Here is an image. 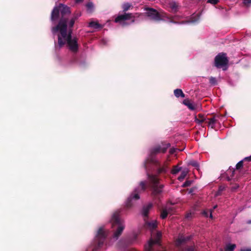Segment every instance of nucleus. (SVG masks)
<instances>
[{
	"label": "nucleus",
	"instance_id": "f257e3e1",
	"mask_svg": "<svg viewBox=\"0 0 251 251\" xmlns=\"http://www.w3.org/2000/svg\"><path fill=\"white\" fill-rule=\"evenodd\" d=\"M60 12L61 18L58 24L51 29L53 35L58 37V44L55 45V48L57 50L65 44H67L71 51L75 52L78 50V45L77 39L71 36V28L74 25L75 20L79 15L75 16L68 21L67 17L70 13V8L62 4H60L58 6H55L52 11L51 14L52 22L58 18Z\"/></svg>",
	"mask_w": 251,
	"mask_h": 251
},
{
	"label": "nucleus",
	"instance_id": "f03ea898",
	"mask_svg": "<svg viewBox=\"0 0 251 251\" xmlns=\"http://www.w3.org/2000/svg\"><path fill=\"white\" fill-rule=\"evenodd\" d=\"M110 223L113 231L111 240L115 241L118 240L122 234L125 228V225L124 221L120 219L118 212H115L112 214Z\"/></svg>",
	"mask_w": 251,
	"mask_h": 251
},
{
	"label": "nucleus",
	"instance_id": "7ed1b4c3",
	"mask_svg": "<svg viewBox=\"0 0 251 251\" xmlns=\"http://www.w3.org/2000/svg\"><path fill=\"white\" fill-rule=\"evenodd\" d=\"M146 14L151 19L156 21H168L170 23H175L173 21L174 20L179 18V16L177 15L170 16L167 13L163 12L159 13L153 8L147 9Z\"/></svg>",
	"mask_w": 251,
	"mask_h": 251
},
{
	"label": "nucleus",
	"instance_id": "20e7f679",
	"mask_svg": "<svg viewBox=\"0 0 251 251\" xmlns=\"http://www.w3.org/2000/svg\"><path fill=\"white\" fill-rule=\"evenodd\" d=\"M108 233V230L104 227L99 228L92 245L93 251H97L102 247Z\"/></svg>",
	"mask_w": 251,
	"mask_h": 251
},
{
	"label": "nucleus",
	"instance_id": "39448f33",
	"mask_svg": "<svg viewBox=\"0 0 251 251\" xmlns=\"http://www.w3.org/2000/svg\"><path fill=\"white\" fill-rule=\"evenodd\" d=\"M170 146L169 144H167V147H161L159 146H157L154 148H153L151 151V155L150 157L145 161L144 166L146 169H147V163L148 162H151L152 163H156V160L154 158L153 156L154 154L158 153H164L166 151L167 148Z\"/></svg>",
	"mask_w": 251,
	"mask_h": 251
},
{
	"label": "nucleus",
	"instance_id": "423d86ee",
	"mask_svg": "<svg viewBox=\"0 0 251 251\" xmlns=\"http://www.w3.org/2000/svg\"><path fill=\"white\" fill-rule=\"evenodd\" d=\"M228 59L225 53H219L215 58V66L218 68H222L224 70L227 69Z\"/></svg>",
	"mask_w": 251,
	"mask_h": 251
},
{
	"label": "nucleus",
	"instance_id": "0eeeda50",
	"mask_svg": "<svg viewBox=\"0 0 251 251\" xmlns=\"http://www.w3.org/2000/svg\"><path fill=\"white\" fill-rule=\"evenodd\" d=\"M116 23H118L123 26L126 25L133 23L134 18L131 14H125L119 15L115 20Z\"/></svg>",
	"mask_w": 251,
	"mask_h": 251
},
{
	"label": "nucleus",
	"instance_id": "6e6552de",
	"mask_svg": "<svg viewBox=\"0 0 251 251\" xmlns=\"http://www.w3.org/2000/svg\"><path fill=\"white\" fill-rule=\"evenodd\" d=\"M149 180L151 183L153 193L155 194L160 193L162 191L163 185H160L158 178L155 176L148 175Z\"/></svg>",
	"mask_w": 251,
	"mask_h": 251
},
{
	"label": "nucleus",
	"instance_id": "1a4fd4ad",
	"mask_svg": "<svg viewBox=\"0 0 251 251\" xmlns=\"http://www.w3.org/2000/svg\"><path fill=\"white\" fill-rule=\"evenodd\" d=\"M174 209V208L171 203H167L160 210V217L163 219L166 218L168 214L173 213Z\"/></svg>",
	"mask_w": 251,
	"mask_h": 251
},
{
	"label": "nucleus",
	"instance_id": "9d476101",
	"mask_svg": "<svg viewBox=\"0 0 251 251\" xmlns=\"http://www.w3.org/2000/svg\"><path fill=\"white\" fill-rule=\"evenodd\" d=\"M138 193V188L135 189L133 193L128 198L126 202V205L127 207H131L133 205L134 200L139 199L140 197Z\"/></svg>",
	"mask_w": 251,
	"mask_h": 251
},
{
	"label": "nucleus",
	"instance_id": "9b49d317",
	"mask_svg": "<svg viewBox=\"0 0 251 251\" xmlns=\"http://www.w3.org/2000/svg\"><path fill=\"white\" fill-rule=\"evenodd\" d=\"M190 239V237L189 236L185 237L182 235H179L176 241V245L177 248H179L181 244Z\"/></svg>",
	"mask_w": 251,
	"mask_h": 251
},
{
	"label": "nucleus",
	"instance_id": "f8f14e48",
	"mask_svg": "<svg viewBox=\"0 0 251 251\" xmlns=\"http://www.w3.org/2000/svg\"><path fill=\"white\" fill-rule=\"evenodd\" d=\"M152 207V204L151 203H149L147 205L144 206L142 210V214L145 217L147 216Z\"/></svg>",
	"mask_w": 251,
	"mask_h": 251
},
{
	"label": "nucleus",
	"instance_id": "ddd939ff",
	"mask_svg": "<svg viewBox=\"0 0 251 251\" xmlns=\"http://www.w3.org/2000/svg\"><path fill=\"white\" fill-rule=\"evenodd\" d=\"M168 170L167 163L164 162L163 164H159V168L158 170L159 173H165Z\"/></svg>",
	"mask_w": 251,
	"mask_h": 251
},
{
	"label": "nucleus",
	"instance_id": "4468645a",
	"mask_svg": "<svg viewBox=\"0 0 251 251\" xmlns=\"http://www.w3.org/2000/svg\"><path fill=\"white\" fill-rule=\"evenodd\" d=\"M184 104L186 105L190 109L194 110L196 109V105L189 100H184L183 101Z\"/></svg>",
	"mask_w": 251,
	"mask_h": 251
},
{
	"label": "nucleus",
	"instance_id": "2eb2a0df",
	"mask_svg": "<svg viewBox=\"0 0 251 251\" xmlns=\"http://www.w3.org/2000/svg\"><path fill=\"white\" fill-rule=\"evenodd\" d=\"M146 225L148 228L151 230H153L157 227V223L155 220H153L150 222H147Z\"/></svg>",
	"mask_w": 251,
	"mask_h": 251
},
{
	"label": "nucleus",
	"instance_id": "dca6fc26",
	"mask_svg": "<svg viewBox=\"0 0 251 251\" xmlns=\"http://www.w3.org/2000/svg\"><path fill=\"white\" fill-rule=\"evenodd\" d=\"M178 5L175 2L172 1L169 3V7L171 9L172 12L176 13L178 10Z\"/></svg>",
	"mask_w": 251,
	"mask_h": 251
},
{
	"label": "nucleus",
	"instance_id": "f3484780",
	"mask_svg": "<svg viewBox=\"0 0 251 251\" xmlns=\"http://www.w3.org/2000/svg\"><path fill=\"white\" fill-rule=\"evenodd\" d=\"M189 172V170L187 169L183 170L181 173L180 176L178 177V179L180 181H182L184 179L185 176H187Z\"/></svg>",
	"mask_w": 251,
	"mask_h": 251
},
{
	"label": "nucleus",
	"instance_id": "a211bd4d",
	"mask_svg": "<svg viewBox=\"0 0 251 251\" xmlns=\"http://www.w3.org/2000/svg\"><path fill=\"white\" fill-rule=\"evenodd\" d=\"M174 94L176 97L178 98L181 97L182 98L184 97V94H183L182 91L181 89H177L174 91Z\"/></svg>",
	"mask_w": 251,
	"mask_h": 251
},
{
	"label": "nucleus",
	"instance_id": "6ab92c4d",
	"mask_svg": "<svg viewBox=\"0 0 251 251\" xmlns=\"http://www.w3.org/2000/svg\"><path fill=\"white\" fill-rule=\"evenodd\" d=\"M205 120L204 116L201 114L198 115V117H195V121L198 123L201 124Z\"/></svg>",
	"mask_w": 251,
	"mask_h": 251
},
{
	"label": "nucleus",
	"instance_id": "aec40b11",
	"mask_svg": "<svg viewBox=\"0 0 251 251\" xmlns=\"http://www.w3.org/2000/svg\"><path fill=\"white\" fill-rule=\"evenodd\" d=\"M236 248L235 244H228L226 245L225 250L226 251H233Z\"/></svg>",
	"mask_w": 251,
	"mask_h": 251
},
{
	"label": "nucleus",
	"instance_id": "412c9836",
	"mask_svg": "<svg viewBox=\"0 0 251 251\" xmlns=\"http://www.w3.org/2000/svg\"><path fill=\"white\" fill-rule=\"evenodd\" d=\"M89 26L91 27H93L95 29H97L101 27V26L100 24H99L97 23L94 22H91L89 24Z\"/></svg>",
	"mask_w": 251,
	"mask_h": 251
},
{
	"label": "nucleus",
	"instance_id": "4be33fe9",
	"mask_svg": "<svg viewBox=\"0 0 251 251\" xmlns=\"http://www.w3.org/2000/svg\"><path fill=\"white\" fill-rule=\"evenodd\" d=\"M200 15L199 14H197L196 15H194L192 17V19L190 22L191 23H195L197 22L200 19Z\"/></svg>",
	"mask_w": 251,
	"mask_h": 251
},
{
	"label": "nucleus",
	"instance_id": "5701e85b",
	"mask_svg": "<svg viewBox=\"0 0 251 251\" xmlns=\"http://www.w3.org/2000/svg\"><path fill=\"white\" fill-rule=\"evenodd\" d=\"M86 7L87 8V10L91 12L94 8V4L92 2H89L86 4Z\"/></svg>",
	"mask_w": 251,
	"mask_h": 251
},
{
	"label": "nucleus",
	"instance_id": "b1692460",
	"mask_svg": "<svg viewBox=\"0 0 251 251\" xmlns=\"http://www.w3.org/2000/svg\"><path fill=\"white\" fill-rule=\"evenodd\" d=\"M180 170H181L180 167H179L177 166H176L174 167V168L172 170L171 172L173 174H176L178 172H179L180 171Z\"/></svg>",
	"mask_w": 251,
	"mask_h": 251
},
{
	"label": "nucleus",
	"instance_id": "393cba45",
	"mask_svg": "<svg viewBox=\"0 0 251 251\" xmlns=\"http://www.w3.org/2000/svg\"><path fill=\"white\" fill-rule=\"evenodd\" d=\"M209 82L212 85H215L217 84V80L216 78L214 77H210L209 78Z\"/></svg>",
	"mask_w": 251,
	"mask_h": 251
},
{
	"label": "nucleus",
	"instance_id": "a878e982",
	"mask_svg": "<svg viewBox=\"0 0 251 251\" xmlns=\"http://www.w3.org/2000/svg\"><path fill=\"white\" fill-rule=\"evenodd\" d=\"M130 7V4L128 3H125L123 5V8L124 11H125L128 10Z\"/></svg>",
	"mask_w": 251,
	"mask_h": 251
},
{
	"label": "nucleus",
	"instance_id": "bb28decb",
	"mask_svg": "<svg viewBox=\"0 0 251 251\" xmlns=\"http://www.w3.org/2000/svg\"><path fill=\"white\" fill-rule=\"evenodd\" d=\"M141 190L144 191L146 187V182L145 181H141L140 183Z\"/></svg>",
	"mask_w": 251,
	"mask_h": 251
},
{
	"label": "nucleus",
	"instance_id": "cd10ccee",
	"mask_svg": "<svg viewBox=\"0 0 251 251\" xmlns=\"http://www.w3.org/2000/svg\"><path fill=\"white\" fill-rule=\"evenodd\" d=\"M189 165H191L196 167L197 169H199V165H198V163L196 161H190L189 163Z\"/></svg>",
	"mask_w": 251,
	"mask_h": 251
},
{
	"label": "nucleus",
	"instance_id": "c85d7f7f",
	"mask_svg": "<svg viewBox=\"0 0 251 251\" xmlns=\"http://www.w3.org/2000/svg\"><path fill=\"white\" fill-rule=\"evenodd\" d=\"M243 160L239 161L236 165V168L237 169H240L243 166Z\"/></svg>",
	"mask_w": 251,
	"mask_h": 251
},
{
	"label": "nucleus",
	"instance_id": "c756f323",
	"mask_svg": "<svg viewBox=\"0 0 251 251\" xmlns=\"http://www.w3.org/2000/svg\"><path fill=\"white\" fill-rule=\"evenodd\" d=\"M219 1V0H208L207 2L215 5L217 4Z\"/></svg>",
	"mask_w": 251,
	"mask_h": 251
},
{
	"label": "nucleus",
	"instance_id": "7c9ffc66",
	"mask_svg": "<svg viewBox=\"0 0 251 251\" xmlns=\"http://www.w3.org/2000/svg\"><path fill=\"white\" fill-rule=\"evenodd\" d=\"M215 122H216V120H215V118H211L209 119V124L210 125H211L212 126L215 123Z\"/></svg>",
	"mask_w": 251,
	"mask_h": 251
},
{
	"label": "nucleus",
	"instance_id": "2f4dec72",
	"mask_svg": "<svg viewBox=\"0 0 251 251\" xmlns=\"http://www.w3.org/2000/svg\"><path fill=\"white\" fill-rule=\"evenodd\" d=\"M244 3L246 5H249L251 3V0H243Z\"/></svg>",
	"mask_w": 251,
	"mask_h": 251
},
{
	"label": "nucleus",
	"instance_id": "473e14b6",
	"mask_svg": "<svg viewBox=\"0 0 251 251\" xmlns=\"http://www.w3.org/2000/svg\"><path fill=\"white\" fill-rule=\"evenodd\" d=\"M191 181H186L183 184V187H186V186H188L189 185H190L191 184Z\"/></svg>",
	"mask_w": 251,
	"mask_h": 251
},
{
	"label": "nucleus",
	"instance_id": "72a5a7b5",
	"mask_svg": "<svg viewBox=\"0 0 251 251\" xmlns=\"http://www.w3.org/2000/svg\"><path fill=\"white\" fill-rule=\"evenodd\" d=\"M178 150L179 151H181L183 150V149H181V150H178V149H175V148L171 149V150H170V153H172V154L174 153H175L176 151V150Z\"/></svg>",
	"mask_w": 251,
	"mask_h": 251
},
{
	"label": "nucleus",
	"instance_id": "f704fd0d",
	"mask_svg": "<svg viewBox=\"0 0 251 251\" xmlns=\"http://www.w3.org/2000/svg\"><path fill=\"white\" fill-rule=\"evenodd\" d=\"M193 214V212H189L186 214V218H190L192 217V215Z\"/></svg>",
	"mask_w": 251,
	"mask_h": 251
},
{
	"label": "nucleus",
	"instance_id": "c9c22d12",
	"mask_svg": "<svg viewBox=\"0 0 251 251\" xmlns=\"http://www.w3.org/2000/svg\"><path fill=\"white\" fill-rule=\"evenodd\" d=\"M244 160H247L248 161H251V155L250 156L245 157Z\"/></svg>",
	"mask_w": 251,
	"mask_h": 251
},
{
	"label": "nucleus",
	"instance_id": "e433bc0d",
	"mask_svg": "<svg viewBox=\"0 0 251 251\" xmlns=\"http://www.w3.org/2000/svg\"><path fill=\"white\" fill-rule=\"evenodd\" d=\"M203 215H204L205 217H208V212L206 211H204L202 212Z\"/></svg>",
	"mask_w": 251,
	"mask_h": 251
},
{
	"label": "nucleus",
	"instance_id": "4c0bfd02",
	"mask_svg": "<svg viewBox=\"0 0 251 251\" xmlns=\"http://www.w3.org/2000/svg\"><path fill=\"white\" fill-rule=\"evenodd\" d=\"M241 251H251V249H241Z\"/></svg>",
	"mask_w": 251,
	"mask_h": 251
},
{
	"label": "nucleus",
	"instance_id": "58836bf2",
	"mask_svg": "<svg viewBox=\"0 0 251 251\" xmlns=\"http://www.w3.org/2000/svg\"><path fill=\"white\" fill-rule=\"evenodd\" d=\"M210 217L212 219L213 218V216L212 215V210H210Z\"/></svg>",
	"mask_w": 251,
	"mask_h": 251
},
{
	"label": "nucleus",
	"instance_id": "ea45409f",
	"mask_svg": "<svg viewBox=\"0 0 251 251\" xmlns=\"http://www.w3.org/2000/svg\"><path fill=\"white\" fill-rule=\"evenodd\" d=\"M82 1V0H75V2L76 3H79V2H80Z\"/></svg>",
	"mask_w": 251,
	"mask_h": 251
},
{
	"label": "nucleus",
	"instance_id": "a19ab883",
	"mask_svg": "<svg viewBox=\"0 0 251 251\" xmlns=\"http://www.w3.org/2000/svg\"><path fill=\"white\" fill-rule=\"evenodd\" d=\"M223 190V188H222V187H220V188H219V190L220 191H222Z\"/></svg>",
	"mask_w": 251,
	"mask_h": 251
},
{
	"label": "nucleus",
	"instance_id": "79ce46f5",
	"mask_svg": "<svg viewBox=\"0 0 251 251\" xmlns=\"http://www.w3.org/2000/svg\"><path fill=\"white\" fill-rule=\"evenodd\" d=\"M192 249L191 248H189L188 249H187V251H191Z\"/></svg>",
	"mask_w": 251,
	"mask_h": 251
},
{
	"label": "nucleus",
	"instance_id": "37998d69",
	"mask_svg": "<svg viewBox=\"0 0 251 251\" xmlns=\"http://www.w3.org/2000/svg\"><path fill=\"white\" fill-rule=\"evenodd\" d=\"M247 223L248 224H251V220H250V221H248Z\"/></svg>",
	"mask_w": 251,
	"mask_h": 251
},
{
	"label": "nucleus",
	"instance_id": "c03bdc74",
	"mask_svg": "<svg viewBox=\"0 0 251 251\" xmlns=\"http://www.w3.org/2000/svg\"><path fill=\"white\" fill-rule=\"evenodd\" d=\"M217 205L214 206L213 207V209H215V208L217 207Z\"/></svg>",
	"mask_w": 251,
	"mask_h": 251
}]
</instances>
